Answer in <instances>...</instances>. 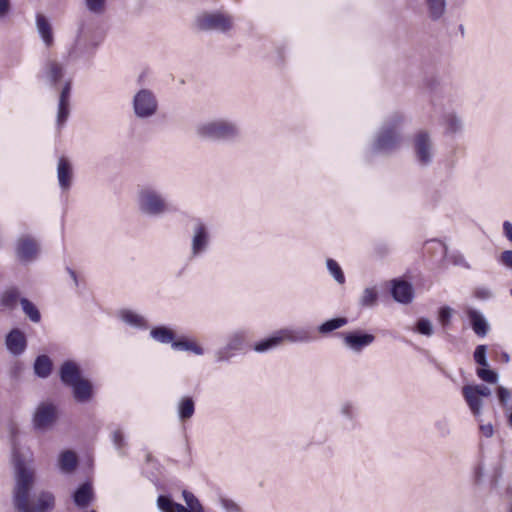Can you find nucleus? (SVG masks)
<instances>
[{
	"mask_svg": "<svg viewBox=\"0 0 512 512\" xmlns=\"http://www.w3.org/2000/svg\"><path fill=\"white\" fill-rule=\"evenodd\" d=\"M80 366L73 360H65L59 368V378L63 385L70 387L82 378Z\"/></svg>",
	"mask_w": 512,
	"mask_h": 512,
	"instance_id": "412c9836",
	"label": "nucleus"
},
{
	"mask_svg": "<svg viewBox=\"0 0 512 512\" xmlns=\"http://www.w3.org/2000/svg\"><path fill=\"white\" fill-rule=\"evenodd\" d=\"M72 90V82L71 80H66L60 91L59 102H58V111L56 118V125L58 129L66 123L69 114H70V97Z\"/></svg>",
	"mask_w": 512,
	"mask_h": 512,
	"instance_id": "f3484780",
	"label": "nucleus"
},
{
	"mask_svg": "<svg viewBox=\"0 0 512 512\" xmlns=\"http://www.w3.org/2000/svg\"><path fill=\"white\" fill-rule=\"evenodd\" d=\"M90 512H97L96 510H91Z\"/></svg>",
	"mask_w": 512,
	"mask_h": 512,
	"instance_id": "774afa93",
	"label": "nucleus"
},
{
	"mask_svg": "<svg viewBox=\"0 0 512 512\" xmlns=\"http://www.w3.org/2000/svg\"><path fill=\"white\" fill-rule=\"evenodd\" d=\"M66 270L69 273V275L71 276V278L73 279L75 286H78V278H77L76 272L73 269H71L70 267H67Z\"/></svg>",
	"mask_w": 512,
	"mask_h": 512,
	"instance_id": "e2e57ef3",
	"label": "nucleus"
},
{
	"mask_svg": "<svg viewBox=\"0 0 512 512\" xmlns=\"http://www.w3.org/2000/svg\"><path fill=\"white\" fill-rule=\"evenodd\" d=\"M378 297L379 294L376 287L365 288L360 297L359 304L362 307H373L377 304Z\"/></svg>",
	"mask_w": 512,
	"mask_h": 512,
	"instance_id": "37998d69",
	"label": "nucleus"
},
{
	"mask_svg": "<svg viewBox=\"0 0 512 512\" xmlns=\"http://www.w3.org/2000/svg\"><path fill=\"white\" fill-rule=\"evenodd\" d=\"M498 262L505 268L512 270V250H504L501 252Z\"/></svg>",
	"mask_w": 512,
	"mask_h": 512,
	"instance_id": "5fc2aeb1",
	"label": "nucleus"
},
{
	"mask_svg": "<svg viewBox=\"0 0 512 512\" xmlns=\"http://www.w3.org/2000/svg\"><path fill=\"white\" fill-rule=\"evenodd\" d=\"M150 337L161 344H171L176 340V333L165 325L154 326L150 330Z\"/></svg>",
	"mask_w": 512,
	"mask_h": 512,
	"instance_id": "473e14b6",
	"label": "nucleus"
},
{
	"mask_svg": "<svg viewBox=\"0 0 512 512\" xmlns=\"http://www.w3.org/2000/svg\"><path fill=\"white\" fill-rule=\"evenodd\" d=\"M73 166L70 160L61 156L57 164V179L62 192L70 190L73 182Z\"/></svg>",
	"mask_w": 512,
	"mask_h": 512,
	"instance_id": "aec40b11",
	"label": "nucleus"
},
{
	"mask_svg": "<svg viewBox=\"0 0 512 512\" xmlns=\"http://www.w3.org/2000/svg\"><path fill=\"white\" fill-rule=\"evenodd\" d=\"M338 415L341 418V424L344 430L353 431L360 426V407L350 399L340 402L338 407Z\"/></svg>",
	"mask_w": 512,
	"mask_h": 512,
	"instance_id": "4468645a",
	"label": "nucleus"
},
{
	"mask_svg": "<svg viewBox=\"0 0 512 512\" xmlns=\"http://www.w3.org/2000/svg\"><path fill=\"white\" fill-rule=\"evenodd\" d=\"M197 133L212 141L234 142L240 137L241 130L237 122L219 118L199 125Z\"/></svg>",
	"mask_w": 512,
	"mask_h": 512,
	"instance_id": "39448f33",
	"label": "nucleus"
},
{
	"mask_svg": "<svg viewBox=\"0 0 512 512\" xmlns=\"http://www.w3.org/2000/svg\"><path fill=\"white\" fill-rule=\"evenodd\" d=\"M157 506L161 512H186V507L175 502L170 495H159Z\"/></svg>",
	"mask_w": 512,
	"mask_h": 512,
	"instance_id": "e433bc0d",
	"label": "nucleus"
},
{
	"mask_svg": "<svg viewBox=\"0 0 512 512\" xmlns=\"http://www.w3.org/2000/svg\"><path fill=\"white\" fill-rule=\"evenodd\" d=\"M405 117L400 112L391 113L381 124L370 145L369 153L372 155H390L401 144V128Z\"/></svg>",
	"mask_w": 512,
	"mask_h": 512,
	"instance_id": "f03ea898",
	"label": "nucleus"
},
{
	"mask_svg": "<svg viewBox=\"0 0 512 512\" xmlns=\"http://www.w3.org/2000/svg\"><path fill=\"white\" fill-rule=\"evenodd\" d=\"M40 252L38 241L31 235L20 236L15 243V254L21 263L33 262Z\"/></svg>",
	"mask_w": 512,
	"mask_h": 512,
	"instance_id": "ddd939ff",
	"label": "nucleus"
},
{
	"mask_svg": "<svg viewBox=\"0 0 512 512\" xmlns=\"http://www.w3.org/2000/svg\"><path fill=\"white\" fill-rule=\"evenodd\" d=\"M480 431L486 438L492 437L494 433L493 426L490 423L480 425Z\"/></svg>",
	"mask_w": 512,
	"mask_h": 512,
	"instance_id": "bf43d9fd",
	"label": "nucleus"
},
{
	"mask_svg": "<svg viewBox=\"0 0 512 512\" xmlns=\"http://www.w3.org/2000/svg\"><path fill=\"white\" fill-rule=\"evenodd\" d=\"M462 395L474 416L481 414L483 402L471 384L462 387Z\"/></svg>",
	"mask_w": 512,
	"mask_h": 512,
	"instance_id": "c85d7f7f",
	"label": "nucleus"
},
{
	"mask_svg": "<svg viewBox=\"0 0 512 512\" xmlns=\"http://www.w3.org/2000/svg\"><path fill=\"white\" fill-rule=\"evenodd\" d=\"M488 346L485 344H479L475 347L473 352V359L478 365L476 368V375L482 381L489 384H496L499 379L498 373L490 368L487 359Z\"/></svg>",
	"mask_w": 512,
	"mask_h": 512,
	"instance_id": "f8f14e48",
	"label": "nucleus"
},
{
	"mask_svg": "<svg viewBox=\"0 0 512 512\" xmlns=\"http://www.w3.org/2000/svg\"><path fill=\"white\" fill-rule=\"evenodd\" d=\"M335 336L342 341L343 347L355 354H360L375 341V335L363 330L336 332Z\"/></svg>",
	"mask_w": 512,
	"mask_h": 512,
	"instance_id": "0eeeda50",
	"label": "nucleus"
},
{
	"mask_svg": "<svg viewBox=\"0 0 512 512\" xmlns=\"http://www.w3.org/2000/svg\"><path fill=\"white\" fill-rule=\"evenodd\" d=\"M466 315L473 332L478 337H485L490 330V325L485 316L479 310L471 307L467 308Z\"/></svg>",
	"mask_w": 512,
	"mask_h": 512,
	"instance_id": "5701e85b",
	"label": "nucleus"
},
{
	"mask_svg": "<svg viewBox=\"0 0 512 512\" xmlns=\"http://www.w3.org/2000/svg\"><path fill=\"white\" fill-rule=\"evenodd\" d=\"M34 374L42 379L48 378L53 370V362L45 354L38 355L33 363Z\"/></svg>",
	"mask_w": 512,
	"mask_h": 512,
	"instance_id": "2f4dec72",
	"label": "nucleus"
},
{
	"mask_svg": "<svg viewBox=\"0 0 512 512\" xmlns=\"http://www.w3.org/2000/svg\"><path fill=\"white\" fill-rule=\"evenodd\" d=\"M76 402L86 403L93 397V385L90 380L82 377L80 380L70 386Z\"/></svg>",
	"mask_w": 512,
	"mask_h": 512,
	"instance_id": "393cba45",
	"label": "nucleus"
},
{
	"mask_svg": "<svg viewBox=\"0 0 512 512\" xmlns=\"http://www.w3.org/2000/svg\"><path fill=\"white\" fill-rule=\"evenodd\" d=\"M94 497V489L90 481L81 483L72 493V500L80 509L87 508L94 500Z\"/></svg>",
	"mask_w": 512,
	"mask_h": 512,
	"instance_id": "b1692460",
	"label": "nucleus"
},
{
	"mask_svg": "<svg viewBox=\"0 0 512 512\" xmlns=\"http://www.w3.org/2000/svg\"><path fill=\"white\" fill-rule=\"evenodd\" d=\"M20 304L25 315L34 323H38L41 320V313L37 306L27 298H21Z\"/></svg>",
	"mask_w": 512,
	"mask_h": 512,
	"instance_id": "58836bf2",
	"label": "nucleus"
},
{
	"mask_svg": "<svg viewBox=\"0 0 512 512\" xmlns=\"http://www.w3.org/2000/svg\"><path fill=\"white\" fill-rule=\"evenodd\" d=\"M473 295L479 300H488L493 297L491 289L485 286L476 287L474 289Z\"/></svg>",
	"mask_w": 512,
	"mask_h": 512,
	"instance_id": "864d4df0",
	"label": "nucleus"
},
{
	"mask_svg": "<svg viewBox=\"0 0 512 512\" xmlns=\"http://www.w3.org/2000/svg\"><path fill=\"white\" fill-rule=\"evenodd\" d=\"M413 331L417 334L431 337L434 334V326L428 318L420 317L416 320Z\"/></svg>",
	"mask_w": 512,
	"mask_h": 512,
	"instance_id": "79ce46f5",
	"label": "nucleus"
},
{
	"mask_svg": "<svg viewBox=\"0 0 512 512\" xmlns=\"http://www.w3.org/2000/svg\"><path fill=\"white\" fill-rule=\"evenodd\" d=\"M453 310L449 306H441L438 309V321L443 328L450 325L452 319Z\"/></svg>",
	"mask_w": 512,
	"mask_h": 512,
	"instance_id": "8fccbe9b",
	"label": "nucleus"
},
{
	"mask_svg": "<svg viewBox=\"0 0 512 512\" xmlns=\"http://www.w3.org/2000/svg\"><path fill=\"white\" fill-rule=\"evenodd\" d=\"M79 460L77 454L72 450L60 452L58 457V467L63 474H72L78 467Z\"/></svg>",
	"mask_w": 512,
	"mask_h": 512,
	"instance_id": "cd10ccee",
	"label": "nucleus"
},
{
	"mask_svg": "<svg viewBox=\"0 0 512 512\" xmlns=\"http://www.w3.org/2000/svg\"><path fill=\"white\" fill-rule=\"evenodd\" d=\"M499 355L504 363H508L510 361V355L506 351H501Z\"/></svg>",
	"mask_w": 512,
	"mask_h": 512,
	"instance_id": "69168bd1",
	"label": "nucleus"
},
{
	"mask_svg": "<svg viewBox=\"0 0 512 512\" xmlns=\"http://www.w3.org/2000/svg\"><path fill=\"white\" fill-rule=\"evenodd\" d=\"M182 497L186 503V512H205L203 505L192 492L183 490Z\"/></svg>",
	"mask_w": 512,
	"mask_h": 512,
	"instance_id": "ea45409f",
	"label": "nucleus"
},
{
	"mask_svg": "<svg viewBox=\"0 0 512 512\" xmlns=\"http://www.w3.org/2000/svg\"><path fill=\"white\" fill-rule=\"evenodd\" d=\"M326 267H327V270L330 273V275L334 278V280L338 284L345 283L346 279H345L344 272L336 260H334L332 258H328L326 260Z\"/></svg>",
	"mask_w": 512,
	"mask_h": 512,
	"instance_id": "c03bdc74",
	"label": "nucleus"
},
{
	"mask_svg": "<svg viewBox=\"0 0 512 512\" xmlns=\"http://www.w3.org/2000/svg\"><path fill=\"white\" fill-rule=\"evenodd\" d=\"M131 106L133 114L137 119L146 120L157 114L159 110V101L153 90L149 88H141L133 95Z\"/></svg>",
	"mask_w": 512,
	"mask_h": 512,
	"instance_id": "423d86ee",
	"label": "nucleus"
},
{
	"mask_svg": "<svg viewBox=\"0 0 512 512\" xmlns=\"http://www.w3.org/2000/svg\"><path fill=\"white\" fill-rule=\"evenodd\" d=\"M503 234L512 243V223L510 221L503 222Z\"/></svg>",
	"mask_w": 512,
	"mask_h": 512,
	"instance_id": "052dcab7",
	"label": "nucleus"
},
{
	"mask_svg": "<svg viewBox=\"0 0 512 512\" xmlns=\"http://www.w3.org/2000/svg\"><path fill=\"white\" fill-rule=\"evenodd\" d=\"M59 418L57 406L52 402H41L32 416V426L36 432L44 433L53 428Z\"/></svg>",
	"mask_w": 512,
	"mask_h": 512,
	"instance_id": "1a4fd4ad",
	"label": "nucleus"
},
{
	"mask_svg": "<svg viewBox=\"0 0 512 512\" xmlns=\"http://www.w3.org/2000/svg\"><path fill=\"white\" fill-rule=\"evenodd\" d=\"M475 392L482 397H489L491 395V389L483 384H471Z\"/></svg>",
	"mask_w": 512,
	"mask_h": 512,
	"instance_id": "13d9d810",
	"label": "nucleus"
},
{
	"mask_svg": "<svg viewBox=\"0 0 512 512\" xmlns=\"http://www.w3.org/2000/svg\"><path fill=\"white\" fill-rule=\"evenodd\" d=\"M432 240L433 239L426 241L427 250L433 249L435 252H439L440 253L439 247L437 245L433 244V243H430Z\"/></svg>",
	"mask_w": 512,
	"mask_h": 512,
	"instance_id": "0e129e2a",
	"label": "nucleus"
},
{
	"mask_svg": "<svg viewBox=\"0 0 512 512\" xmlns=\"http://www.w3.org/2000/svg\"><path fill=\"white\" fill-rule=\"evenodd\" d=\"M195 26L200 31L226 33L232 28V18L219 11L202 12L196 16Z\"/></svg>",
	"mask_w": 512,
	"mask_h": 512,
	"instance_id": "6e6552de",
	"label": "nucleus"
},
{
	"mask_svg": "<svg viewBox=\"0 0 512 512\" xmlns=\"http://www.w3.org/2000/svg\"><path fill=\"white\" fill-rule=\"evenodd\" d=\"M244 343H245L244 332L237 331L228 337L227 343L225 345L227 346V349H229L235 353V352L241 351L243 349Z\"/></svg>",
	"mask_w": 512,
	"mask_h": 512,
	"instance_id": "a18cd8bd",
	"label": "nucleus"
},
{
	"mask_svg": "<svg viewBox=\"0 0 512 512\" xmlns=\"http://www.w3.org/2000/svg\"><path fill=\"white\" fill-rule=\"evenodd\" d=\"M12 11L11 0H0V21L5 20Z\"/></svg>",
	"mask_w": 512,
	"mask_h": 512,
	"instance_id": "6e6d98bb",
	"label": "nucleus"
},
{
	"mask_svg": "<svg viewBox=\"0 0 512 512\" xmlns=\"http://www.w3.org/2000/svg\"><path fill=\"white\" fill-rule=\"evenodd\" d=\"M212 242L213 234L211 225L200 217L192 218L189 260L193 261L203 258L211 249Z\"/></svg>",
	"mask_w": 512,
	"mask_h": 512,
	"instance_id": "20e7f679",
	"label": "nucleus"
},
{
	"mask_svg": "<svg viewBox=\"0 0 512 512\" xmlns=\"http://www.w3.org/2000/svg\"><path fill=\"white\" fill-rule=\"evenodd\" d=\"M98 45L99 40L95 38L92 28L81 24L74 45L69 51V56L72 58H81L92 53Z\"/></svg>",
	"mask_w": 512,
	"mask_h": 512,
	"instance_id": "9d476101",
	"label": "nucleus"
},
{
	"mask_svg": "<svg viewBox=\"0 0 512 512\" xmlns=\"http://www.w3.org/2000/svg\"><path fill=\"white\" fill-rule=\"evenodd\" d=\"M281 343L287 341L292 344H307L314 342L316 336L306 327H286L278 330Z\"/></svg>",
	"mask_w": 512,
	"mask_h": 512,
	"instance_id": "dca6fc26",
	"label": "nucleus"
},
{
	"mask_svg": "<svg viewBox=\"0 0 512 512\" xmlns=\"http://www.w3.org/2000/svg\"><path fill=\"white\" fill-rule=\"evenodd\" d=\"M281 344V337L279 336L277 330L268 337L255 342L253 345V350L257 353H265L278 347Z\"/></svg>",
	"mask_w": 512,
	"mask_h": 512,
	"instance_id": "f704fd0d",
	"label": "nucleus"
},
{
	"mask_svg": "<svg viewBox=\"0 0 512 512\" xmlns=\"http://www.w3.org/2000/svg\"><path fill=\"white\" fill-rule=\"evenodd\" d=\"M429 17L433 21L439 20L445 13L446 0H426Z\"/></svg>",
	"mask_w": 512,
	"mask_h": 512,
	"instance_id": "4c0bfd02",
	"label": "nucleus"
},
{
	"mask_svg": "<svg viewBox=\"0 0 512 512\" xmlns=\"http://www.w3.org/2000/svg\"><path fill=\"white\" fill-rule=\"evenodd\" d=\"M5 346L11 355H22L28 346L25 333L19 328H12L5 336Z\"/></svg>",
	"mask_w": 512,
	"mask_h": 512,
	"instance_id": "a211bd4d",
	"label": "nucleus"
},
{
	"mask_svg": "<svg viewBox=\"0 0 512 512\" xmlns=\"http://www.w3.org/2000/svg\"><path fill=\"white\" fill-rule=\"evenodd\" d=\"M430 243L437 245L440 249V255L443 259H446L448 262L453 264L454 266H460L465 269H470L469 263L466 261L465 257L459 251L449 252L448 247L442 241L438 239L432 240Z\"/></svg>",
	"mask_w": 512,
	"mask_h": 512,
	"instance_id": "a878e982",
	"label": "nucleus"
},
{
	"mask_svg": "<svg viewBox=\"0 0 512 512\" xmlns=\"http://www.w3.org/2000/svg\"><path fill=\"white\" fill-rule=\"evenodd\" d=\"M390 293L396 302L402 304L412 302L414 297L412 284L402 278H396L391 281Z\"/></svg>",
	"mask_w": 512,
	"mask_h": 512,
	"instance_id": "6ab92c4d",
	"label": "nucleus"
},
{
	"mask_svg": "<svg viewBox=\"0 0 512 512\" xmlns=\"http://www.w3.org/2000/svg\"><path fill=\"white\" fill-rule=\"evenodd\" d=\"M172 349L175 351L192 352L197 356H202L205 353V349L200 344L186 337L176 338L175 342H172Z\"/></svg>",
	"mask_w": 512,
	"mask_h": 512,
	"instance_id": "72a5a7b5",
	"label": "nucleus"
},
{
	"mask_svg": "<svg viewBox=\"0 0 512 512\" xmlns=\"http://www.w3.org/2000/svg\"><path fill=\"white\" fill-rule=\"evenodd\" d=\"M119 318L127 325L138 329L147 330L149 327L146 318L130 309H123L119 313Z\"/></svg>",
	"mask_w": 512,
	"mask_h": 512,
	"instance_id": "7c9ffc66",
	"label": "nucleus"
},
{
	"mask_svg": "<svg viewBox=\"0 0 512 512\" xmlns=\"http://www.w3.org/2000/svg\"><path fill=\"white\" fill-rule=\"evenodd\" d=\"M36 28L46 47L54 44V34L49 19L42 13L36 14Z\"/></svg>",
	"mask_w": 512,
	"mask_h": 512,
	"instance_id": "bb28decb",
	"label": "nucleus"
},
{
	"mask_svg": "<svg viewBox=\"0 0 512 512\" xmlns=\"http://www.w3.org/2000/svg\"><path fill=\"white\" fill-rule=\"evenodd\" d=\"M348 318L344 316H338L334 318H330L322 322L318 327L317 331L319 334L325 336L328 335L348 324Z\"/></svg>",
	"mask_w": 512,
	"mask_h": 512,
	"instance_id": "c9c22d12",
	"label": "nucleus"
},
{
	"mask_svg": "<svg viewBox=\"0 0 512 512\" xmlns=\"http://www.w3.org/2000/svg\"><path fill=\"white\" fill-rule=\"evenodd\" d=\"M474 475H475V479L476 481H479L480 478L482 477L483 475V466L482 464H478L475 469H474Z\"/></svg>",
	"mask_w": 512,
	"mask_h": 512,
	"instance_id": "680f3d73",
	"label": "nucleus"
},
{
	"mask_svg": "<svg viewBox=\"0 0 512 512\" xmlns=\"http://www.w3.org/2000/svg\"><path fill=\"white\" fill-rule=\"evenodd\" d=\"M111 441L114 445V448L117 450L118 455L123 457L126 455V447L127 442L125 440L124 433L121 429H117L111 434Z\"/></svg>",
	"mask_w": 512,
	"mask_h": 512,
	"instance_id": "49530a36",
	"label": "nucleus"
},
{
	"mask_svg": "<svg viewBox=\"0 0 512 512\" xmlns=\"http://www.w3.org/2000/svg\"><path fill=\"white\" fill-rule=\"evenodd\" d=\"M219 503H220L221 508L225 512H243L242 507L238 503H236L234 500H232L228 497L220 496Z\"/></svg>",
	"mask_w": 512,
	"mask_h": 512,
	"instance_id": "09e8293b",
	"label": "nucleus"
},
{
	"mask_svg": "<svg viewBox=\"0 0 512 512\" xmlns=\"http://www.w3.org/2000/svg\"><path fill=\"white\" fill-rule=\"evenodd\" d=\"M445 134L455 136L463 132L464 124L462 118L455 112H447L443 115Z\"/></svg>",
	"mask_w": 512,
	"mask_h": 512,
	"instance_id": "c756f323",
	"label": "nucleus"
},
{
	"mask_svg": "<svg viewBox=\"0 0 512 512\" xmlns=\"http://www.w3.org/2000/svg\"><path fill=\"white\" fill-rule=\"evenodd\" d=\"M458 30H459V32H460V34H461V36H462V37H464V36H465V28H464V25L460 24V25L458 26Z\"/></svg>",
	"mask_w": 512,
	"mask_h": 512,
	"instance_id": "338daca9",
	"label": "nucleus"
},
{
	"mask_svg": "<svg viewBox=\"0 0 512 512\" xmlns=\"http://www.w3.org/2000/svg\"><path fill=\"white\" fill-rule=\"evenodd\" d=\"M65 73L63 64L58 61L48 59L44 62L39 78L45 81V84L51 88H58Z\"/></svg>",
	"mask_w": 512,
	"mask_h": 512,
	"instance_id": "2eb2a0df",
	"label": "nucleus"
},
{
	"mask_svg": "<svg viewBox=\"0 0 512 512\" xmlns=\"http://www.w3.org/2000/svg\"><path fill=\"white\" fill-rule=\"evenodd\" d=\"M137 207L140 214L149 218H161L173 211L167 194L161 187L151 183L139 186Z\"/></svg>",
	"mask_w": 512,
	"mask_h": 512,
	"instance_id": "7ed1b4c3",
	"label": "nucleus"
},
{
	"mask_svg": "<svg viewBox=\"0 0 512 512\" xmlns=\"http://www.w3.org/2000/svg\"><path fill=\"white\" fill-rule=\"evenodd\" d=\"M85 4L91 13L99 15L105 10L106 0H85Z\"/></svg>",
	"mask_w": 512,
	"mask_h": 512,
	"instance_id": "603ef678",
	"label": "nucleus"
},
{
	"mask_svg": "<svg viewBox=\"0 0 512 512\" xmlns=\"http://www.w3.org/2000/svg\"><path fill=\"white\" fill-rule=\"evenodd\" d=\"M20 292L16 287H12L3 292L1 296V305L8 309H13L20 301Z\"/></svg>",
	"mask_w": 512,
	"mask_h": 512,
	"instance_id": "a19ab883",
	"label": "nucleus"
},
{
	"mask_svg": "<svg viewBox=\"0 0 512 512\" xmlns=\"http://www.w3.org/2000/svg\"><path fill=\"white\" fill-rule=\"evenodd\" d=\"M196 412V400L191 395L181 396L176 403L177 418L180 423L190 421Z\"/></svg>",
	"mask_w": 512,
	"mask_h": 512,
	"instance_id": "4be33fe9",
	"label": "nucleus"
},
{
	"mask_svg": "<svg viewBox=\"0 0 512 512\" xmlns=\"http://www.w3.org/2000/svg\"><path fill=\"white\" fill-rule=\"evenodd\" d=\"M234 355L235 353L227 349V346L224 345L216 350L215 361L217 363H229Z\"/></svg>",
	"mask_w": 512,
	"mask_h": 512,
	"instance_id": "3c124183",
	"label": "nucleus"
},
{
	"mask_svg": "<svg viewBox=\"0 0 512 512\" xmlns=\"http://www.w3.org/2000/svg\"><path fill=\"white\" fill-rule=\"evenodd\" d=\"M11 462L14 470L15 486L13 503L18 512H50L55 507V497L49 491L39 493L36 503L29 505L30 492L35 484L33 453L22 447L15 437L11 439Z\"/></svg>",
	"mask_w": 512,
	"mask_h": 512,
	"instance_id": "f257e3e1",
	"label": "nucleus"
},
{
	"mask_svg": "<svg viewBox=\"0 0 512 512\" xmlns=\"http://www.w3.org/2000/svg\"><path fill=\"white\" fill-rule=\"evenodd\" d=\"M496 394L501 405H506L510 399V391L503 386H498L496 389Z\"/></svg>",
	"mask_w": 512,
	"mask_h": 512,
	"instance_id": "4d7b16f0",
	"label": "nucleus"
},
{
	"mask_svg": "<svg viewBox=\"0 0 512 512\" xmlns=\"http://www.w3.org/2000/svg\"><path fill=\"white\" fill-rule=\"evenodd\" d=\"M434 429L441 438H446L451 434V427L448 418L442 417L435 421Z\"/></svg>",
	"mask_w": 512,
	"mask_h": 512,
	"instance_id": "de8ad7c7",
	"label": "nucleus"
},
{
	"mask_svg": "<svg viewBox=\"0 0 512 512\" xmlns=\"http://www.w3.org/2000/svg\"><path fill=\"white\" fill-rule=\"evenodd\" d=\"M413 152L415 160L420 167L429 166L434 157V146L427 131H419L413 139Z\"/></svg>",
	"mask_w": 512,
	"mask_h": 512,
	"instance_id": "9b49d317",
	"label": "nucleus"
}]
</instances>
